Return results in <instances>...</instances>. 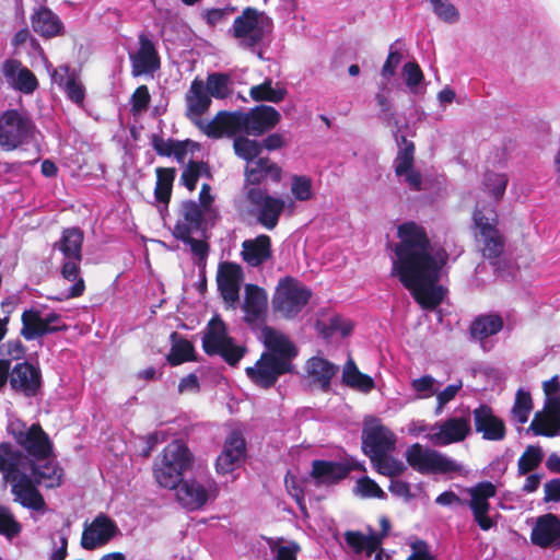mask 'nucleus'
I'll return each mask as SVG.
<instances>
[{"instance_id":"nucleus-1","label":"nucleus","mask_w":560,"mask_h":560,"mask_svg":"<svg viewBox=\"0 0 560 560\" xmlns=\"http://www.w3.org/2000/svg\"><path fill=\"white\" fill-rule=\"evenodd\" d=\"M397 234L399 242L394 246L392 275L423 308H434L444 295L439 281L447 254L432 244L425 230L415 222L400 224Z\"/></svg>"},{"instance_id":"nucleus-2","label":"nucleus","mask_w":560,"mask_h":560,"mask_svg":"<svg viewBox=\"0 0 560 560\" xmlns=\"http://www.w3.org/2000/svg\"><path fill=\"white\" fill-rule=\"evenodd\" d=\"M261 336L266 351L254 366L246 369V374L259 387L269 388L281 375L291 372L296 349L285 335L273 328L265 327Z\"/></svg>"},{"instance_id":"nucleus-3","label":"nucleus","mask_w":560,"mask_h":560,"mask_svg":"<svg viewBox=\"0 0 560 560\" xmlns=\"http://www.w3.org/2000/svg\"><path fill=\"white\" fill-rule=\"evenodd\" d=\"M27 458L20 450L8 443L0 444V472L3 480L11 485L14 501L22 506L36 511H45V500L28 477Z\"/></svg>"},{"instance_id":"nucleus-4","label":"nucleus","mask_w":560,"mask_h":560,"mask_svg":"<svg viewBox=\"0 0 560 560\" xmlns=\"http://www.w3.org/2000/svg\"><path fill=\"white\" fill-rule=\"evenodd\" d=\"M82 245V231L78 228H69L63 230L60 238L52 246L62 279L73 283L62 298L57 299L59 301L79 298L84 293L85 282L81 275Z\"/></svg>"},{"instance_id":"nucleus-5","label":"nucleus","mask_w":560,"mask_h":560,"mask_svg":"<svg viewBox=\"0 0 560 560\" xmlns=\"http://www.w3.org/2000/svg\"><path fill=\"white\" fill-rule=\"evenodd\" d=\"M273 30V22L264 11L247 7L233 21L229 35L235 40L238 48L250 51L259 59H264L262 49L269 43Z\"/></svg>"},{"instance_id":"nucleus-6","label":"nucleus","mask_w":560,"mask_h":560,"mask_svg":"<svg viewBox=\"0 0 560 560\" xmlns=\"http://www.w3.org/2000/svg\"><path fill=\"white\" fill-rule=\"evenodd\" d=\"M192 465V454L180 441L166 445L163 453L155 459L153 474L156 482L167 489H176L183 481L184 474Z\"/></svg>"},{"instance_id":"nucleus-7","label":"nucleus","mask_w":560,"mask_h":560,"mask_svg":"<svg viewBox=\"0 0 560 560\" xmlns=\"http://www.w3.org/2000/svg\"><path fill=\"white\" fill-rule=\"evenodd\" d=\"M218 120H223L222 137H231L240 132L259 136L279 122L280 114L271 106L261 105L247 113L228 112Z\"/></svg>"},{"instance_id":"nucleus-8","label":"nucleus","mask_w":560,"mask_h":560,"mask_svg":"<svg viewBox=\"0 0 560 560\" xmlns=\"http://www.w3.org/2000/svg\"><path fill=\"white\" fill-rule=\"evenodd\" d=\"M212 100L207 92L205 81L198 78L192 80L185 94L186 116L208 137L221 138L223 120L218 119L221 115L228 114V112L218 113L211 120L203 119L202 116L208 112Z\"/></svg>"},{"instance_id":"nucleus-9","label":"nucleus","mask_w":560,"mask_h":560,"mask_svg":"<svg viewBox=\"0 0 560 560\" xmlns=\"http://www.w3.org/2000/svg\"><path fill=\"white\" fill-rule=\"evenodd\" d=\"M37 129L32 118L16 109L0 116V147L11 151L36 141Z\"/></svg>"},{"instance_id":"nucleus-10","label":"nucleus","mask_w":560,"mask_h":560,"mask_svg":"<svg viewBox=\"0 0 560 560\" xmlns=\"http://www.w3.org/2000/svg\"><path fill=\"white\" fill-rule=\"evenodd\" d=\"M406 460L416 471L424 475H446L460 472L463 466L447 455L415 443L406 450Z\"/></svg>"},{"instance_id":"nucleus-11","label":"nucleus","mask_w":560,"mask_h":560,"mask_svg":"<svg viewBox=\"0 0 560 560\" xmlns=\"http://www.w3.org/2000/svg\"><path fill=\"white\" fill-rule=\"evenodd\" d=\"M202 347L207 354H218L230 365H236L245 354V348L235 343L228 334L226 325L218 316L208 323Z\"/></svg>"},{"instance_id":"nucleus-12","label":"nucleus","mask_w":560,"mask_h":560,"mask_svg":"<svg viewBox=\"0 0 560 560\" xmlns=\"http://www.w3.org/2000/svg\"><path fill=\"white\" fill-rule=\"evenodd\" d=\"M311 291L293 278L281 280L272 299L275 311L287 318L296 316L307 304Z\"/></svg>"},{"instance_id":"nucleus-13","label":"nucleus","mask_w":560,"mask_h":560,"mask_svg":"<svg viewBox=\"0 0 560 560\" xmlns=\"http://www.w3.org/2000/svg\"><path fill=\"white\" fill-rule=\"evenodd\" d=\"M11 433L16 443L34 459L51 457L52 443L39 424L12 423Z\"/></svg>"},{"instance_id":"nucleus-14","label":"nucleus","mask_w":560,"mask_h":560,"mask_svg":"<svg viewBox=\"0 0 560 560\" xmlns=\"http://www.w3.org/2000/svg\"><path fill=\"white\" fill-rule=\"evenodd\" d=\"M474 222L478 229V241L482 243V254L487 258H497L503 250V238L497 229V213L493 208L485 211L477 208Z\"/></svg>"},{"instance_id":"nucleus-15","label":"nucleus","mask_w":560,"mask_h":560,"mask_svg":"<svg viewBox=\"0 0 560 560\" xmlns=\"http://www.w3.org/2000/svg\"><path fill=\"white\" fill-rule=\"evenodd\" d=\"M246 195L257 221L268 230L275 229L287 201L281 197L270 196L259 187L249 188Z\"/></svg>"},{"instance_id":"nucleus-16","label":"nucleus","mask_w":560,"mask_h":560,"mask_svg":"<svg viewBox=\"0 0 560 560\" xmlns=\"http://www.w3.org/2000/svg\"><path fill=\"white\" fill-rule=\"evenodd\" d=\"M119 535L120 529L117 523L108 515L100 513L91 522H84L81 547L89 551L96 550Z\"/></svg>"},{"instance_id":"nucleus-17","label":"nucleus","mask_w":560,"mask_h":560,"mask_svg":"<svg viewBox=\"0 0 560 560\" xmlns=\"http://www.w3.org/2000/svg\"><path fill=\"white\" fill-rule=\"evenodd\" d=\"M469 494L468 506L471 510L475 522L482 530H489L495 525V521L489 515V500L497 494L495 486L490 481H482L467 489Z\"/></svg>"},{"instance_id":"nucleus-18","label":"nucleus","mask_w":560,"mask_h":560,"mask_svg":"<svg viewBox=\"0 0 560 560\" xmlns=\"http://www.w3.org/2000/svg\"><path fill=\"white\" fill-rule=\"evenodd\" d=\"M217 493V483L212 479H187L177 486L178 502L188 510L202 508Z\"/></svg>"},{"instance_id":"nucleus-19","label":"nucleus","mask_w":560,"mask_h":560,"mask_svg":"<svg viewBox=\"0 0 560 560\" xmlns=\"http://www.w3.org/2000/svg\"><path fill=\"white\" fill-rule=\"evenodd\" d=\"M470 433L469 417H450L433 424L429 442L434 446H447L463 442Z\"/></svg>"},{"instance_id":"nucleus-20","label":"nucleus","mask_w":560,"mask_h":560,"mask_svg":"<svg viewBox=\"0 0 560 560\" xmlns=\"http://www.w3.org/2000/svg\"><path fill=\"white\" fill-rule=\"evenodd\" d=\"M133 77L152 74L160 69L161 62L153 40L145 34L138 36V47L128 51Z\"/></svg>"},{"instance_id":"nucleus-21","label":"nucleus","mask_w":560,"mask_h":560,"mask_svg":"<svg viewBox=\"0 0 560 560\" xmlns=\"http://www.w3.org/2000/svg\"><path fill=\"white\" fill-rule=\"evenodd\" d=\"M363 451L370 457L382 453H390L395 450V433L383 425L380 420L368 422L363 429Z\"/></svg>"},{"instance_id":"nucleus-22","label":"nucleus","mask_w":560,"mask_h":560,"mask_svg":"<svg viewBox=\"0 0 560 560\" xmlns=\"http://www.w3.org/2000/svg\"><path fill=\"white\" fill-rule=\"evenodd\" d=\"M60 315L55 312L43 313L32 308L22 314V336L34 340L59 329Z\"/></svg>"},{"instance_id":"nucleus-23","label":"nucleus","mask_w":560,"mask_h":560,"mask_svg":"<svg viewBox=\"0 0 560 560\" xmlns=\"http://www.w3.org/2000/svg\"><path fill=\"white\" fill-rule=\"evenodd\" d=\"M396 142L399 145L398 154L395 159V172L399 177L404 176V180L413 190L421 189V175L413 168L415 144L408 141L404 135L395 133Z\"/></svg>"},{"instance_id":"nucleus-24","label":"nucleus","mask_w":560,"mask_h":560,"mask_svg":"<svg viewBox=\"0 0 560 560\" xmlns=\"http://www.w3.org/2000/svg\"><path fill=\"white\" fill-rule=\"evenodd\" d=\"M475 431L486 441L500 442L505 439L504 421L498 417L491 407L480 405L472 411Z\"/></svg>"},{"instance_id":"nucleus-25","label":"nucleus","mask_w":560,"mask_h":560,"mask_svg":"<svg viewBox=\"0 0 560 560\" xmlns=\"http://www.w3.org/2000/svg\"><path fill=\"white\" fill-rule=\"evenodd\" d=\"M242 268L233 262H222L219 266L217 282L225 303L235 307L240 300V289L243 282Z\"/></svg>"},{"instance_id":"nucleus-26","label":"nucleus","mask_w":560,"mask_h":560,"mask_svg":"<svg viewBox=\"0 0 560 560\" xmlns=\"http://www.w3.org/2000/svg\"><path fill=\"white\" fill-rule=\"evenodd\" d=\"M246 443L243 435L237 432H231L225 439L223 450L215 462L218 474H229L236 469L245 458Z\"/></svg>"},{"instance_id":"nucleus-27","label":"nucleus","mask_w":560,"mask_h":560,"mask_svg":"<svg viewBox=\"0 0 560 560\" xmlns=\"http://www.w3.org/2000/svg\"><path fill=\"white\" fill-rule=\"evenodd\" d=\"M10 385L26 397L35 396L42 385L39 369L28 362L15 364L10 372Z\"/></svg>"},{"instance_id":"nucleus-28","label":"nucleus","mask_w":560,"mask_h":560,"mask_svg":"<svg viewBox=\"0 0 560 560\" xmlns=\"http://www.w3.org/2000/svg\"><path fill=\"white\" fill-rule=\"evenodd\" d=\"M51 81L61 89L69 101L82 107L85 98V88L80 81L79 74L69 66L62 65L51 72Z\"/></svg>"},{"instance_id":"nucleus-29","label":"nucleus","mask_w":560,"mask_h":560,"mask_svg":"<svg viewBox=\"0 0 560 560\" xmlns=\"http://www.w3.org/2000/svg\"><path fill=\"white\" fill-rule=\"evenodd\" d=\"M183 221L175 226L177 238H187L189 234L197 233L205 229V223L213 215L206 212L196 201H186L182 206Z\"/></svg>"},{"instance_id":"nucleus-30","label":"nucleus","mask_w":560,"mask_h":560,"mask_svg":"<svg viewBox=\"0 0 560 560\" xmlns=\"http://www.w3.org/2000/svg\"><path fill=\"white\" fill-rule=\"evenodd\" d=\"M529 429L535 435L548 438L560 435V398L545 401L544 410L536 413Z\"/></svg>"},{"instance_id":"nucleus-31","label":"nucleus","mask_w":560,"mask_h":560,"mask_svg":"<svg viewBox=\"0 0 560 560\" xmlns=\"http://www.w3.org/2000/svg\"><path fill=\"white\" fill-rule=\"evenodd\" d=\"M2 73L7 83L22 93L31 94L38 85L33 72L23 67L18 60H5L2 65Z\"/></svg>"},{"instance_id":"nucleus-32","label":"nucleus","mask_w":560,"mask_h":560,"mask_svg":"<svg viewBox=\"0 0 560 560\" xmlns=\"http://www.w3.org/2000/svg\"><path fill=\"white\" fill-rule=\"evenodd\" d=\"M560 538V520L557 515L548 513L537 517L530 533V540L535 546L548 548Z\"/></svg>"},{"instance_id":"nucleus-33","label":"nucleus","mask_w":560,"mask_h":560,"mask_svg":"<svg viewBox=\"0 0 560 560\" xmlns=\"http://www.w3.org/2000/svg\"><path fill=\"white\" fill-rule=\"evenodd\" d=\"M28 466V477L36 487L54 488L60 485L62 470L51 459H39Z\"/></svg>"},{"instance_id":"nucleus-34","label":"nucleus","mask_w":560,"mask_h":560,"mask_svg":"<svg viewBox=\"0 0 560 560\" xmlns=\"http://www.w3.org/2000/svg\"><path fill=\"white\" fill-rule=\"evenodd\" d=\"M245 177L247 184L254 186H257L267 179L279 182L281 178V168L268 158H258L247 163Z\"/></svg>"},{"instance_id":"nucleus-35","label":"nucleus","mask_w":560,"mask_h":560,"mask_svg":"<svg viewBox=\"0 0 560 560\" xmlns=\"http://www.w3.org/2000/svg\"><path fill=\"white\" fill-rule=\"evenodd\" d=\"M339 368L320 357L311 358L305 365V371L313 384L318 385L324 392L329 390L330 382Z\"/></svg>"},{"instance_id":"nucleus-36","label":"nucleus","mask_w":560,"mask_h":560,"mask_svg":"<svg viewBox=\"0 0 560 560\" xmlns=\"http://www.w3.org/2000/svg\"><path fill=\"white\" fill-rule=\"evenodd\" d=\"M242 308L245 313L246 322L256 323L262 319L267 308L266 292L257 285L246 284L245 298Z\"/></svg>"},{"instance_id":"nucleus-37","label":"nucleus","mask_w":560,"mask_h":560,"mask_svg":"<svg viewBox=\"0 0 560 560\" xmlns=\"http://www.w3.org/2000/svg\"><path fill=\"white\" fill-rule=\"evenodd\" d=\"M351 467L329 460H314L311 477L318 485H332L345 479Z\"/></svg>"},{"instance_id":"nucleus-38","label":"nucleus","mask_w":560,"mask_h":560,"mask_svg":"<svg viewBox=\"0 0 560 560\" xmlns=\"http://www.w3.org/2000/svg\"><path fill=\"white\" fill-rule=\"evenodd\" d=\"M242 256L250 266L257 267L271 257V241L268 235H259L243 242Z\"/></svg>"},{"instance_id":"nucleus-39","label":"nucleus","mask_w":560,"mask_h":560,"mask_svg":"<svg viewBox=\"0 0 560 560\" xmlns=\"http://www.w3.org/2000/svg\"><path fill=\"white\" fill-rule=\"evenodd\" d=\"M32 25L37 34L48 38L61 34L63 28L60 19L48 8H40L33 14Z\"/></svg>"},{"instance_id":"nucleus-40","label":"nucleus","mask_w":560,"mask_h":560,"mask_svg":"<svg viewBox=\"0 0 560 560\" xmlns=\"http://www.w3.org/2000/svg\"><path fill=\"white\" fill-rule=\"evenodd\" d=\"M503 318L498 314L480 315L471 323L470 334L474 339L483 341L503 328Z\"/></svg>"},{"instance_id":"nucleus-41","label":"nucleus","mask_w":560,"mask_h":560,"mask_svg":"<svg viewBox=\"0 0 560 560\" xmlns=\"http://www.w3.org/2000/svg\"><path fill=\"white\" fill-rule=\"evenodd\" d=\"M342 382L345 385L362 393H369L374 388L373 378L361 373L351 358L343 366Z\"/></svg>"},{"instance_id":"nucleus-42","label":"nucleus","mask_w":560,"mask_h":560,"mask_svg":"<svg viewBox=\"0 0 560 560\" xmlns=\"http://www.w3.org/2000/svg\"><path fill=\"white\" fill-rule=\"evenodd\" d=\"M205 85L211 98L223 100L229 97L233 92V80L229 73H209Z\"/></svg>"},{"instance_id":"nucleus-43","label":"nucleus","mask_w":560,"mask_h":560,"mask_svg":"<svg viewBox=\"0 0 560 560\" xmlns=\"http://www.w3.org/2000/svg\"><path fill=\"white\" fill-rule=\"evenodd\" d=\"M370 459L378 474L394 478L406 470L405 464L394 458L389 453H382L370 456Z\"/></svg>"},{"instance_id":"nucleus-44","label":"nucleus","mask_w":560,"mask_h":560,"mask_svg":"<svg viewBox=\"0 0 560 560\" xmlns=\"http://www.w3.org/2000/svg\"><path fill=\"white\" fill-rule=\"evenodd\" d=\"M345 539L353 552L361 553L365 551L369 556H371L380 545L377 538L374 536H365L360 532H347Z\"/></svg>"},{"instance_id":"nucleus-45","label":"nucleus","mask_w":560,"mask_h":560,"mask_svg":"<svg viewBox=\"0 0 560 560\" xmlns=\"http://www.w3.org/2000/svg\"><path fill=\"white\" fill-rule=\"evenodd\" d=\"M175 178L174 168H156L155 198L163 203H167L171 198L173 182Z\"/></svg>"},{"instance_id":"nucleus-46","label":"nucleus","mask_w":560,"mask_h":560,"mask_svg":"<svg viewBox=\"0 0 560 560\" xmlns=\"http://www.w3.org/2000/svg\"><path fill=\"white\" fill-rule=\"evenodd\" d=\"M544 459V452L540 446L528 445L517 462V472L524 476L535 470Z\"/></svg>"},{"instance_id":"nucleus-47","label":"nucleus","mask_w":560,"mask_h":560,"mask_svg":"<svg viewBox=\"0 0 560 560\" xmlns=\"http://www.w3.org/2000/svg\"><path fill=\"white\" fill-rule=\"evenodd\" d=\"M284 94V89L280 88L278 84L273 86L271 80H266L264 83L250 89V96L255 101L278 103L283 100Z\"/></svg>"},{"instance_id":"nucleus-48","label":"nucleus","mask_w":560,"mask_h":560,"mask_svg":"<svg viewBox=\"0 0 560 560\" xmlns=\"http://www.w3.org/2000/svg\"><path fill=\"white\" fill-rule=\"evenodd\" d=\"M233 147L235 154L247 163L258 159L262 150V145L258 141L242 136L234 139Z\"/></svg>"},{"instance_id":"nucleus-49","label":"nucleus","mask_w":560,"mask_h":560,"mask_svg":"<svg viewBox=\"0 0 560 560\" xmlns=\"http://www.w3.org/2000/svg\"><path fill=\"white\" fill-rule=\"evenodd\" d=\"M209 168L203 162H189L182 173L180 180L183 185L192 191L196 188L200 177H209Z\"/></svg>"},{"instance_id":"nucleus-50","label":"nucleus","mask_w":560,"mask_h":560,"mask_svg":"<svg viewBox=\"0 0 560 560\" xmlns=\"http://www.w3.org/2000/svg\"><path fill=\"white\" fill-rule=\"evenodd\" d=\"M410 387L415 392L417 399H428L435 396L440 383L432 375L425 374L411 380Z\"/></svg>"},{"instance_id":"nucleus-51","label":"nucleus","mask_w":560,"mask_h":560,"mask_svg":"<svg viewBox=\"0 0 560 560\" xmlns=\"http://www.w3.org/2000/svg\"><path fill=\"white\" fill-rule=\"evenodd\" d=\"M532 408L533 404L529 393L520 389L516 393L515 402L511 411L513 421L520 424L527 422Z\"/></svg>"},{"instance_id":"nucleus-52","label":"nucleus","mask_w":560,"mask_h":560,"mask_svg":"<svg viewBox=\"0 0 560 560\" xmlns=\"http://www.w3.org/2000/svg\"><path fill=\"white\" fill-rule=\"evenodd\" d=\"M268 544L276 560H296L300 546L295 541H285L282 538H278L269 539Z\"/></svg>"},{"instance_id":"nucleus-53","label":"nucleus","mask_w":560,"mask_h":560,"mask_svg":"<svg viewBox=\"0 0 560 560\" xmlns=\"http://www.w3.org/2000/svg\"><path fill=\"white\" fill-rule=\"evenodd\" d=\"M508 183L509 178L506 174L487 172L483 176V186L494 200H499L503 197Z\"/></svg>"},{"instance_id":"nucleus-54","label":"nucleus","mask_w":560,"mask_h":560,"mask_svg":"<svg viewBox=\"0 0 560 560\" xmlns=\"http://www.w3.org/2000/svg\"><path fill=\"white\" fill-rule=\"evenodd\" d=\"M402 78L412 94H419L421 92V83L423 82L424 77L417 62L409 61L404 65Z\"/></svg>"},{"instance_id":"nucleus-55","label":"nucleus","mask_w":560,"mask_h":560,"mask_svg":"<svg viewBox=\"0 0 560 560\" xmlns=\"http://www.w3.org/2000/svg\"><path fill=\"white\" fill-rule=\"evenodd\" d=\"M353 492L364 499L377 498V499H386V493L382 490V488L370 477H361L357 480Z\"/></svg>"},{"instance_id":"nucleus-56","label":"nucleus","mask_w":560,"mask_h":560,"mask_svg":"<svg viewBox=\"0 0 560 560\" xmlns=\"http://www.w3.org/2000/svg\"><path fill=\"white\" fill-rule=\"evenodd\" d=\"M462 388L463 382L460 380H457L455 383L447 385L442 390H439L438 388L435 394L436 405L434 408V415L440 416L444 411L446 405L455 399Z\"/></svg>"},{"instance_id":"nucleus-57","label":"nucleus","mask_w":560,"mask_h":560,"mask_svg":"<svg viewBox=\"0 0 560 560\" xmlns=\"http://www.w3.org/2000/svg\"><path fill=\"white\" fill-rule=\"evenodd\" d=\"M291 194L298 201H307L313 197L312 179L307 176L294 175L291 179Z\"/></svg>"},{"instance_id":"nucleus-58","label":"nucleus","mask_w":560,"mask_h":560,"mask_svg":"<svg viewBox=\"0 0 560 560\" xmlns=\"http://www.w3.org/2000/svg\"><path fill=\"white\" fill-rule=\"evenodd\" d=\"M22 530L21 524L15 520L9 508L0 505V535L7 538L18 536Z\"/></svg>"},{"instance_id":"nucleus-59","label":"nucleus","mask_w":560,"mask_h":560,"mask_svg":"<svg viewBox=\"0 0 560 560\" xmlns=\"http://www.w3.org/2000/svg\"><path fill=\"white\" fill-rule=\"evenodd\" d=\"M194 347L185 339H179L173 343L168 361L172 365H178L192 358Z\"/></svg>"},{"instance_id":"nucleus-60","label":"nucleus","mask_w":560,"mask_h":560,"mask_svg":"<svg viewBox=\"0 0 560 560\" xmlns=\"http://www.w3.org/2000/svg\"><path fill=\"white\" fill-rule=\"evenodd\" d=\"M439 19L447 23H455L459 19L457 9L448 0H428Z\"/></svg>"},{"instance_id":"nucleus-61","label":"nucleus","mask_w":560,"mask_h":560,"mask_svg":"<svg viewBox=\"0 0 560 560\" xmlns=\"http://www.w3.org/2000/svg\"><path fill=\"white\" fill-rule=\"evenodd\" d=\"M411 553L407 560H435V556L431 551L429 544L422 539H413L410 541Z\"/></svg>"},{"instance_id":"nucleus-62","label":"nucleus","mask_w":560,"mask_h":560,"mask_svg":"<svg viewBox=\"0 0 560 560\" xmlns=\"http://www.w3.org/2000/svg\"><path fill=\"white\" fill-rule=\"evenodd\" d=\"M180 240L190 246L192 254L197 257L196 264L199 267H205L206 258L209 252L208 244L205 241L194 238L192 234H189V237L187 238Z\"/></svg>"},{"instance_id":"nucleus-63","label":"nucleus","mask_w":560,"mask_h":560,"mask_svg":"<svg viewBox=\"0 0 560 560\" xmlns=\"http://www.w3.org/2000/svg\"><path fill=\"white\" fill-rule=\"evenodd\" d=\"M234 11L235 9L232 7L211 9L207 10L203 13V18L206 19L209 25L215 26L228 22L232 14L234 13Z\"/></svg>"},{"instance_id":"nucleus-64","label":"nucleus","mask_w":560,"mask_h":560,"mask_svg":"<svg viewBox=\"0 0 560 560\" xmlns=\"http://www.w3.org/2000/svg\"><path fill=\"white\" fill-rule=\"evenodd\" d=\"M52 550L50 560H65L67 557L68 538L62 533H57L51 536Z\"/></svg>"}]
</instances>
